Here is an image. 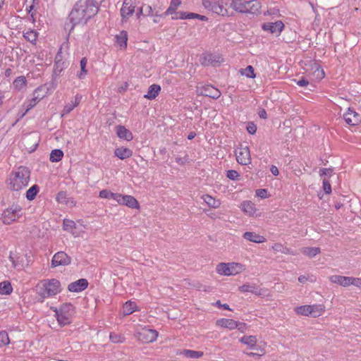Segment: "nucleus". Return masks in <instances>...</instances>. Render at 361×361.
<instances>
[{
  "label": "nucleus",
  "instance_id": "c85d7f7f",
  "mask_svg": "<svg viewBox=\"0 0 361 361\" xmlns=\"http://www.w3.org/2000/svg\"><path fill=\"white\" fill-rule=\"evenodd\" d=\"M202 199L209 207L212 208L216 209L219 208L221 205V202L219 200H216L209 195H204L202 197Z\"/></svg>",
  "mask_w": 361,
  "mask_h": 361
},
{
  "label": "nucleus",
  "instance_id": "f257e3e1",
  "mask_svg": "<svg viewBox=\"0 0 361 361\" xmlns=\"http://www.w3.org/2000/svg\"><path fill=\"white\" fill-rule=\"evenodd\" d=\"M98 8L94 0H79L69 14V19L73 25L85 24L97 13Z\"/></svg>",
  "mask_w": 361,
  "mask_h": 361
},
{
  "label": "nucleus",
  "instance_id": "72a5a7b5",
  "mask_svg": "<svg viewBox=\"0 0 361 361\" xmlns=\"http://www.w3.org/2000/svg\"><path fill=\"white\" fill-rule=\"evenodd\" d=\"M179 355H183L185 357H188V358L197 359V358L201 357L203 355V353L200 352V351L192 350H184L181 351L179 353Z\"/></svg>",
  "mask_w": 361,
  "mask_h": 361
},
{
  "label": "nucleus",
  "instance_id": "e433bc0d",
  "mask_svg": "<svg viewBox=\"0 0 361 361\" xmlns=\"http://www.w3.org/2000/svg\"><path fill=\"white\" fill-rule=\"evenodd\" d=\"M26 78L25 76H19L13 81V86L18 90H21L26 86Z\"/></svg>",
  "mask_w": 361,
  "mask_h": 361
},
{
  "label": "nucleus",
  "instance_id": "3c124183",
  "mask_svg": "<svg viewBox=\"0 0 361 361\" xmlns=\"http://www.w3.org/2000/svg\"><path fill=\"white\" fill-rule=\"evenodd\" d=\"M142 6H143L144 12H145V16H151L154 15V11L151 6L144 5Z\"/></svg>",
  "mask_w": 361,
  "mask_h": 361
},
{
  "label": "nucleus",
  "instance_id": "864d4df0",
  "mask_svg": "<svg viewBox=\"0 0 361 361\" xmlns=\"http://www.w3.org/2000/svg\"><path fill=\"white\" fill-rule=\"evenodd\" d=\"M37 102H38V96H35L34 98H32L30 101L28 102L27 106V109L26 111H27L29 109L34 107L37 104Z\"/></svg>",
  "mask_w": 361,
  "mask_h": 361
},
{
  "label": "nucleus",
  "instance_id": "bf43d9fd",
  "mask_svg": "<svg viewBox=\"0 0 361 361\" xmlns=\"http://www.w3.org/2000/svg\"><path fill=\"white\" fill-rule=\"evenodd\" d=\"M297 84L300 87H305L309 84V81L305 78H302L297 81Z\"/></svg>",
  "mask_w": 361,
  "mask_h": 361
},
{
  "label": "nucleus",
  "instance_id": "cd10ccee",
  "mask_svg": "<svg viewBox=\"0 0 361 361\" xmlns=\"http://www.w3.org/2000/svg\"><path fill=\"white\" fill-rule=\"evenodd\" d=\"M180 0H171L170 6L165 11L163 16H166L171 15L172 16H176V13H180V12H176L178 7L180 5Z\"/></svg>",
  "mask_w": 361,
  "mask_h": 361
},
{
  "label": "nucleus",
  "instance_id": "b1692460",
  "mask_svg": "<svg viewBox=\"0 0 361 361\" xmlns=\"http://www.w3.org/2000/svg\"><path fill=\"white\" fill-rule=\"evenodd\" d=\"M239 290L241 292H249L254 293L257 295H262L264 293L262 290H259L255 284L246 283L239 287Z\"/></svg>",
  "mask_w": 361,
  "mask_h": 361
},
{
  "label": "nucleus",
  "instance_id": "13d9d810",
  "mask_svg": "<svg viewBox=\"0 0 361 361\" xmlns=\"http://www.w3.org/2000/svg\"><path fill=\"white\" fill-rule=\"evenodd\" d=\"M213 56L212 55H208L207 56L204 57V61L202 62V63L204 65H208L209 63H212L213 62Z\"/></svg>",
  "mask_w": 361,
  "mask_h": 361
},
{
  "label": "nucleus",
  "instance_id": "a878e982",
  "mask_svg": "<svg viewBox=\"0 0 361 361\" xmlns=\"http://www.w3.org/2000/svg\"><path fill=\"white\" fill-rule=\"evenodd\" d=\"M239 341L240 343L247 345L250 349H257V339L255 336H244Z\"/></svg>",
  "mask_w": 361,
  "mask_h": 361
},
{
  "label": "nucleus",
  "instance_id": "69168bd1",
  "mask_svg": "<svg viewBox=\"0 0 361 361\" xmlns=\"http://www.w3.org/2000/svg\"><path fill=\"white\" fill-rule=\"evenodd\" d=\"M270 171L271 173L274 176H278L279 173V169L276 166H271Z\"/></svg>",
  "mask_w": 361,
  "mask_h": 361
},
{
  "label": "nucleus",
  "instance_id": "ea45409f",
  "mask_svg": "<svg viewBox=\"0 0 361 361\" xmlns=\"http://www.w3.org/2000/svg\"><path fill=\"white\" fill-rule=\"evenodd\" d=\"M75 225L76 224L73 221L69 219H64L63 224V230L71 233L74 236H76L73 231V229L75 228Z\"/></svg>",
  "mask_w": 361,
  "mask_h": 361
},
{
  "label": "nucleus",
  "instance_id": "0eeeda50",
  "mask_svg": "<svg viewBox=\"0 0 361 361\" xmlns=\"http://www.w3.org/2000/svg\"><path fill=\"white\" fill-rule=\"evenodd\" d=\"M22 207L17 204H13L7 208L2 214L4 224H11L22 215Z\"/></svg>",
  "mask_w": 361,
  "mask_h": 361
},
{
  "label": "nucleus",
  "instance_id": "6ab92c4d",
  "mask_svg": "<svg viewBox=\"0 0 361 361\" xmlns=\"http://www.w3.org/2000/svg\"><path fill=\"white\" fill-rule=\"evenodd\" d=\"M216 325L222 328L233 330L238 327V322L231 319L222 318L216 321Z\"/></svg>",
  "mask_w": 361,
  "mask_h": 361
},
{
  "label": "nucleus",
  "instance_id": "4468645a",
  "mask_svg": "<svg viewBox=\"0 0 361 361\" xmlns=\"http://www.w3.org/2000/svg\"><path fill=\"white\" fill-rule=\"evenodd\" d=\"M202 4L205 8L216 14L223 15V12L225 11L218 0H203Z\"/></svg>",
  "mask_w": 361,
  "mask_h": 361
},
{
  "label": "nucleus",
  "instance_id": "774afa93",
  "mask_svg": "<svg viewBox=\"0 0 361 361\" xmlns=\"http://www.w3.org/2000/svg\"><path fill=\"white\" fill-rule=\"evenodd\" d=\"M145 16V12H144V10H143V6H141L140 8H139V11H137V13H136V16H137V18H140L141 16Z\"/></svg>",
  "mask_w": 361,
  "mask_h": 361
},
{
  "label": "nucleus",
  "instance_id": "ddd939ff",
  "mask_svg": "<svg viewBox=\"0 0 361 361\" xmlns=\"http://www.w3.org/2000/svg\"><path fill=\"white\" fill-rule=\"evenodd\" d=\"M71 262V257L64 252H58L56 253L51 260V266L56 267L58 266L68 265Z\"/></svg>",
  "mask_w": 361,
  "mask_h": 361
},
{
  "label": "nucleus",
  "instance_id": "49530a36",
  "mask_svg": "<svg viewBox=\"0 0 361 361\" xmlns=\"http://www.w3.org/2000/svg\"><path fill=\"white\" fill-rule=\"evenodd\" d=\"M240 73L243 75H245L247 78H255V75L254 73V68L252 66H248L245 69H241Z\"/></svg>",
  "mask_w": 361,
  "mask_h": 361
},
{
  "label": "nucleus",
  "instance_id": "5fc2aeb1",
  "mask_svg": "<svg viewBox=\"0 0 361 361\" xmlns=\"http://www.w3.org/2000/svg\"><path fill=\"white\" fill-rule=\"evenodd\" d=\"M256 195L261 198L267 197V190L266 189H258L256 190Z\"/></svg>",
  "mask_w": 361,
  "mask_h": 361
},
{
  "label": "nucleus",
  "instance_id": "052dcab7",
  "mask_svg": "<svg viewBox=\"0 0 361 361\" xmlns=\"http://www.w3.org/2000/svg\"><path fill=\"white\" fill-rule=\"evenodd\" d=\"M65 196H66V193L63 192H61L58 193L57 197H56L57 201L59 202H63V199L65 198Z\"/></svg>",
  "mask_w": 361,
  "mask_h": 361
},
{
  "label": "nucleus",
  "instance_id": "9d476101",
  "mask_svg": "<svg viewBox=\"0 0 361 361\" xmlns=\"http://www.w3.org/2000/svg\"><path fill=\"white\" fill-rule=\"evenodd\" d=\"M157 337L158 332L156 330L149 329H143L137 335V339L145 343H152L156 341Z\"/></svg>",
  "mask_w": 361,
  "mask_h": 361
},
{
  "label": "nucleus",
  "instance_id": "8fccbe9b",
  "mask_svg": "<svg viewBox=\"0 0 361 361\" xmlns=\"http://www.w3.org/2000/svg\"><path fill=\"white\" fill-rule=\"evenodd\" d=\"M227 177L231 180H236L239 177V173L235 170H228Z\"/></svg>",
  "mask_w": 361,
  "mask_h": 361
},
{
  "label": "nucleus",
  "instance_id": "4d7b16f0",
  "mask_svg": "<svg viewBox=\"0 0 361 361\" xmlns=\"http://www.w3.org/2000/svg\"><path fill=\"white\" fill-rule=\"evenodd\" d=\"M247 130L250 134L253 135L256 133L257 127L253 123H250L247 126Z\"/></svg>",
  "mask_w": 361,
  "mask_h": 361
},
{
  "label": "nucleus",
  "instance_id": "4c0bfd02",
  "mask_svg": "<svg viewBox=\"0 0 361 361\" xmlns=\"http://www.w3.org/2000/svg\"><path fill=\"white\" fill-rule=\"evenodd\" d=\"M136 304L134 302L128 301L123 305V314L129 315L134 312L136 310Z\"/></svg>",
  "mask_w": 361,
  "mask_h": 361
},
{
  "label": "nucleus",
  "instance_id": "393cba45",
  "mask_svg": "<svg viewBox=\"0 0 361 361\" xmlns=\"http://www.w3.org/2000/svg\"><path fill=\"white\" fill-rule=\"evenodd\" d=\"M240 208L243 212L249 216H253L257 212V209L251 201H244L241 203Z\"/></svg>",
  "mask_w": 361,
  "mask_h": 361
},
{
  "label": "nucleus",
  "instance_id": "412c9836",
  "mask_svg": "<svg viewBox=\"0 0 361 361\" xmlns=\"http://www.w3.org/2000/svg\"><path fill=\"white\" fill-rule=\"evenodd\" d=\"M243 236L245 240L255 243H262L266 241V238L264 236L255 232H245Z\"/></svg>",
  "mask_w": 361,
  "mask_h": 361
},
{
  "label": "nucleus",
  "instance_id": "5701e85b",
  "mask_svg": "<svg viewBox=\"0 0 361 361\" xmlns=\"http://www.w3.org/2000/svg\"><path fill=\"white\" fill-rule=\"evenodd\" d=\"M331 282L346 287L350 285V277L334 275L329 277Z\"/></svg>",
  "mask_w": 361,
  "mask_h": 361
},
{
  "label": "nucleus",
  "instance_id": "f03ea898",
  "mask_svg": "<svg viewBox=\"0 0 361 361\" xmlns=\"http://www.w3.org/2000/svg\"><path fill=\"white\" fill-rule=\"evenodd\" d=\"M30 172L25 166H20L12 171L8 178L9 188L16 191L27 187L30 181Z\"/></svg>",
  "mask_w": 361,
  "mask_h": 361
},
{
  "label": "nucleus",
  "instance_id": "a211bd4d",
  "mask_svg": "<svg viewBox=\"0 0 361 361\" xmlns=\"http://www.w3.org/2000/svg\"><path fill=\"white\" fill-rule=\"evenodd\" d=\"M87 281L85 279H81L71 283L68 286V289L71 292L78 293L84 290L87 287Z\"/></svg>",
  "mask_w": 361,
  "mask_h": 361
},
{
  "label": "nucleus",
  "instance_id": "e2e57ef3",
  "mask_svg": "<svg viewBox=\"0 0 361 361\" xmlns=\"http://www.w3.org/2000/svg\"><path fill=\"white\" fill-rule=\"evenodd\" d=\"M331 170L330 169H322L320 171V176H328L330 175Z\"/></svg>",
  "mask_w": 361,
  "mask_h": 361
},
{
  "label": "nucleus",
  "instance_id": "f3484780",
  "mask_svg": "<svg viewBox=\"0 0 361 361\" xmlns=\"http://www.w3.org/2000/svg\"><path fill=\"white\" fill-rule=\"evenodd\" d=\"M284 27L283 23L281 20L276 21L274 23H267L262 25L264 30L269 31L271 33L280 34Z\"/></svg>",
  "mask_w": 361,
  "mask_h": 361
},
{
  "label": "nucleus",
  "instance_id": "39448f33",
  "mask_svg": "<svg viewBox=\"0 0 361 361\" xmlns=\"http://www.w3.org/2000/svg\"><path fill=\"white\" fill-rule=\"evenodd\" d=\"M55 316L61 326L69 324L75 314V308L71 303H65L60 308L54 309Z\"/></svg>",
  "mask_w": 361,
  "mask_h": 361
},
{
  "label": "nucleus",
  "instance_id": "473e14b6",
  "mask_svg": "<svg viewBox=\"0 0 361 361\" xmlns=\"http://www.w3.org/2000/svg\"><path fill=\"white\" fill-rule=\"evenodd\" d=\"M87 63V60L86 58H82L80 60V70L77 73V77L80 80L84 79L87 74V70L86 68Z\"/></svg>",
  "mask_w": 361,
  "mask_h": 361
},
{
  "label": "nucleus",
  "instance_id": "0e129e2a",
  "mask_svg": "<svg viewBox=\"0 0 361 361\" xmlns=\"http://www.w3.org/2000/svg\"><path fill=\"white\" fill-rule=\"evenodd\" d=\"M315 73H317V78H322L324 76V73L323 70H321L319 68H317Z\"/></svg>",
  "mask_w": 361,
  "mask_h": 361
},
{
  "label": "nucleus",
  "instance_id": "6e6552de",
  "mask_svg": "<svg viewBox=\"0 0 361 361\" xmlns=\"http://www.w3.org/2000/svg\"><path fill=\"white\" fill-rule=\"evenodd\" d=\"M135 0H124L120 10L121 23H126L128 18L135 13Z\"/></svg>",
  "mask_w": 361,
  "mask_h": 361
},
{
  "label": "nucleus",
  "instance_id": "6e6d98bb",
  "mask_svg": "<svg viewBox=\"0 0 361 361\" xmlns=\"http://www.w3.org/2000/svg\"><path fill=\"white\" fill-rule=\"evenodd\" d=\"M350 285L361 288V279L350 277Z\"/></svg>",
  "mask_w": 361,
  "mask_h": 361
},
{
  "label": "nucleus",
  "instance_id": "20e7f679",
  "mask_svg": "<svg viewBox=\"0 0 361 361\" xmlns=\"http://www.w3.org/2000/svg\"><path fill=\"white\" fill-rule=\"evenodd\" d=\"M37 290L43 298L51 297L61 292V283L55 279L44 281L37 285Z\"/></svg>",
  "mask_w": 361,
  "mask_h": 361
},
{
  "label": "nucleus",
  "instance_id": "7c9ffc66",
  "mask_svg": "<svg viewBox=\"0 0 361 361\" xmlns=\"http://www.w3.org/2000/svg\"><path fill=\"white\" fill-rule=\"evenodd\" d=\"M120 195L118 193H114L107 190H102L99 192V197L108 199V200H114L118 203V200L120 198Z\"/></svg>",
  "mask_w": 361,
  "mask_h": 361
},
{
  "label": "nucleus",
  "instance_id": "680f3d73",
  "mask_svg": "<svg viewBox=\"0 0 361 361\" xmlns=\"http://www.w3.org/2000/svg\"><path fill=\"white\" fill-rule=\"evenodd\" d=\"M215 305L218 307H223L224 310H231L228 305L227 304H221V302L219 300L216 301Z\"/></svg>",
  "mask_w": 361,
  "mask_h": 361
},
{
  "label": "nucleus",
  "instance_id": "2f4dec72",
  "mask_svg": "<svg viewBox=\"0 0 361 361\" xmlns=\"http://www.w3.org/2000/svg\"><path fill=\"white\" fill-rule=\"evenodd\" d=\"M116 38L117 44L121 49L127 47L128 34L126 31H121Z\"/></svg>",
  "mask_w": 361,
  "mask_h": 361
},
{
  "label": "nucleus",
  "instance_id": "4be33fe9",
  "mask_svg": "<svg viewBox=\"0 0 361 361\" xmlns=\"http://www.w3.org/2000/svg\"><path fill=\"white\" fill-rule=\"evenodd\" d=\"M82 99V95L80 94H76L74 100H72L70 103L67 104L63 111H62V116L66 115L69 114L75 107H76Z\"/></svg>",
  "mask_w": 361,
  "mask_h": 361
},
{
  "label": "nucleus",
  "instance_id": "1a4fd4ad",
  "mask_svg": "<svg viewBox=\"0 0 361 361\" xmlns=\"http://www.w3.org/2000/svg\"><path fill=\"white\" fill-rule=\"evenodd\" d=\"M237 161L241 165H248L251 163L250 149L247 146L240 145L235 150Z\"/></svg>",
  "mask_w": 361,
  "mask_h": 361
},
{
  "label": "nucleus",
  "instance_id": "9b49d317",
  "mask_svg": "<svg viewBox=\"0 0 361 361\" xmlns=\"http://www.w3.org/2000/svg\"><path fill=\"white\" fill-rule=\"evenodd\" d=\"M197 94L216 99L220 97L221 92L210 85H206L197 87Z\"/></svg>",
  "mask_w": 361,
  "mask_h": 361
},
{
  "label": "nucleus",
  "instance_id": "c03bdc74",
  "mask_svg": "<svg viewBox=\"0 0 361 361\" xmlns=\"http://www.w3.org/2000/svg\"><path fill=\"white\" fill-rule=\"evenodd\" d=\"M302 252L310 257H313L314 256H316L318 253H319L320 252V249L319 247H303L302 249Z\"/></svg>",
  "mask_w": 361,
  "mask_h": 361
},
{
  "label": "nucleus",
  "instance_id": "a19ab883",
  "mask_svg": "<svg viewBox=\"0 0 361 361\" xmlns=\"http://www.w3.org/2000/svg\"><path fill=\"white\" fill-rule=\"evenodd\" d=\"M13 290L12 286L8 281H3L0 283V294L8 295Z\"/></svg>",
  "mask_w": 361,
  "mask_h": 361
},
{
  "label": "nucleus",
  "instance_id": "79ce46f5",
  "mask_svg": "<svg viewBox=\"0 0 361 361\" xmlns=\"http://www.w3.org/2000/svg\"><path fill=\"white\" fill-rule=\"evenodd\" d=\"M63 157V152L61 149H54L50 154V161L51 162H57L61 160Z\"/></svg>",
  "mask_w": 361,
  "mask_h": 361
},
{
  "label": "nucleus",
  "instance_id": "f8f14e48",
  "mask_svg": "<svg viewBox=\"0 0 361 361\" xmlns=\"http://www.w3.org/2000/svg\"><path fill=\"white\" fill-rule=\"evenodd\" d=\"M63 58L62 50L60 49L55 57L54 68L55 75H59L68 66V62Z\"/></svg>",
  "mask_w": 361,
  "mask_h": 361
},
{
  "label": "nucleus",
  "instance_id": "aec40b11",
  "mask_svg": "<svg viewBox=\"0 0 361 361\" xmlns=\"http://www.w3.org/2000/svg\"><path fill=\"white\" fill-rule=\"evenodd\" d=\"M116 134L119 138L127 141H130L133 138L132 133L123 126H116Z\"/></svg>",
  "mask_w": 361,
  "mask_h": 361
},
{
  "label": "nucleus",
  "instance_id": "37998d69",
  "mask_svg": "<svg viewBox=\"0 0 361 361\" xmlns=\"http://www.w3.org/2000/svg\"><path fill=\"white\" fill-rule=\"evenodd\" d=\"M311 307V315L314 317L320 316L324 312V306L322 305H313Z\"/></svg>",
  "mask_w": 361,
  "mask_h": 361
},
{
  "label": "nucleus",
  "instance_id": "dca6fc26",
  "mask_svg": "<svg viewBox=\"0 0 361 361\" xmlns=\"http://www.w3.org/2000/svg\"><path fill=\"white\" fill-rule=\"evenodd\" d=\"M118 203L119 204L126 205L128 207L133 209H138L140 207L137 200L131 195H120V198L118 200Z\"/></svg>",
  "mask_w": 361,
  "mask_h": 361
},
{
  "label": "nucleus",
  "instance_id": "423d86ee",
  "mask_svg": "<svg viewBox=\"0 0 361 361\" xmlns=\"http://www.w3.org/2000/svg\"><path fill=\"white\" fill-rule=\"evenodd\" d=\"M244 269L243 264L239 263H220L216 267L218 274L225 276L236 275Z\"/></svg>",
  "mask_w": 361,
  "mask_h": 361
},
{
  "label": "nucleus",
  "instance_id": "c9c22d12",
  "mask_svg": "<svg viewBox=\"0 0 361 361\" xmlns=\"http://www.w3.org/2000/svg\"><path fill=\"white\" fill-rule=\"evenodd\" d=\"M198 14L194 13L180 12V13H176V16H172V19H194L197 18Z\"/></svg>",
  "mask_w": 361,
  "mask_h": 361
},
{
  "label": "nucleus",
  "instance_id": "09e8293b",
  "mask_svg": "<svg viewBox=\"0 0 361 361\" xmlns=\"http://www.w3.org/2000/svg\"><path fill=\"white\" fill-rule=\"evenodd\" d=\"M9 343L8 334L4 331H0V347L8 345Z\"/></svg>",
  "mask_w": 361,
  "mask_h": 361
},
{
  "label": "nucleus",
  "instance_id": "2eb2a0df",
  "mask_svg": "<svg viewBox=\"0 0 361 361\" xmlns=\"http://www.w3.org/2000/svg\"><path fill=\"white\" fill-rule=\"evenodd\" d=\"M345 122L350 126H356L361 121V116L351 109L343 114Z\"/></svg>",
  "mask_w": 361,
  "mask_h": 361
},
{
  "label": "nucleus",
  "instance_id": "58836bf2",
  "mask_svg": "<svg viewBox=\"0 0 361 361\" xmlns=\"http://www.w3.org/2000/svg\"><path fill=\"white\" fill-rule=\"evenodd\" d=\"M312 307L311 305H302L297 307L295 309V312L298 314L303 315V316H309L311 315Z\"/></svg>",
  "mask_w": 361,
  "mask_h": 361
},
{
  "label": "nucleus",
  "instance_id": "7ed1b4c3",
  "mask_svg": "<svg viewBox=\"0 0 361 361\" xmlns=\"http://www.w3.org/2000/svg\"><path fill=\"white\" fill-rule=\"evenodd\" d=\"M261 4L257 0H233L231 8L241 13H260Z\"/></svg>",
  "mask_w": 361,
  "mask_h": 361
},
{
  "label": "nucleus",
  "instance_id": "c756f323",
  "mask_svg": "<svg viewBox=\"0 0 361 361\" xmlns=\"http://www.w3.org/2000/svg\"><path fill=\"white\" fill-rule=\"evenodd\" d=\"M161 91V87L159 85H152L148 89L147 94L145 95V98L149 99H155Z\"/></svg>",
  "mask_w": 361,
  "mask_h": 361
},
{
  "label": "nucleus",
  "instance_id": "de8ad7c7",
  "mask_svg": "<svg viewBox=\"0 0 361 361\" xmlns=\"http://www.w3.org/2000/svg\"><path fill=\"white\" fill-rule=\"evenodd\" d=\"M109 338L111 342L115 343H123L125 341V338L122 334L111 333Z\"/></svg>",
  "mask_w": 361,
  "mask_h": 361
},
{
  "label": "nucleus",
  "instance_id": "bb28decb",
  "mask_svg": "<svg viewBox=\"0 0 361 361\" xmlns=\"http://www.w3.org/2000/svg\"><path fill=\"white\" fill-rule=\"evenodd\" d=\"M114 154L116 157L119 158L120 159H126L132 156L133 152L130 149L126 147H118L114 151Z\"/></svg>",
  "mask_w": 361,
  "mask_h": 361
},
{
  "label": "nucleus",
  "instance_id": "338daca9",
  "mask_svg": "<svg viewBox=\"0 0 361 361\" xmlns=\"http://www.w3.org/2000/svg\"><path fill=\"white\" fill-rule=\"evenodd\" d=\"M236 329H238L240 331L243 332L244 330L245 329V324L238 322V327H236Z\"/></svg>",
  "mask_w": 361,
  "mask_h": 361
},
{
  "label": "nucleus",
  "instance_id": "f704fd0d",
  "mask_svg": "<svg viewBox=\"0 0 361 361\" xmlns=\"http://www.w3.org/2000/svg\"><path fill=\"white\" fill-rule=\"evenodd\" d=\"M23 36L28 42L35 44L38 37V32L34 30H28L24 32Z\"/></svg>",
  "mask_w": 361,
  "mask_h": 361
},
{
  "label": "nucleus",
  "instance_id": "a18cd8bd",
  "mask_svg": "<svg viewBox=\"0 0 361 361\" xmlns=\"http://www.w3.org/2000/svg\"><path fill=\"white\" fill-rule=\"evenodd\" d=\"M39 192V187L37 185H32L26 192V198L28 200H32L35 198L37 192Z\"/></svg>",
  "mask_w": 361,
  "mask_h": 361
},
{
  "label": "nucleus",
  "instance_id": "603ef678",
  "mask_svg": "<svg viewBox=\"0 0 361 361\" xmlns=\"http://www.w3.org/2000/svg\"><path fill=\"white\" fill-rule=\"evenodd\" d=\"M323 189L326 194H329L331 192V185L329 180L325 178L323 180Z\"/></svg>",
  "mask_w": 361,
  "mask_h": 361
}]
</instances>
